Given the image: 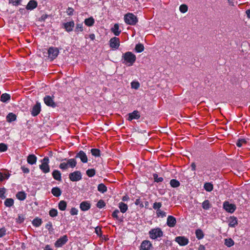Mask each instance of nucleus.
I'll use <instances>...</instances> for the list:
<instances>
[{
  "label": "nucleus",
  "mask_w": 250,
  "mask_h": 250,
  "mask_svg": "<svg viewBox=\"0 0 250 250\" xmlns=\"http://www.w3.org/2000/svg\"><path fill=\"white\" fill-rule=\"evenodd\" d=\"M195 234H196V237L198 239H201L204 236L203 231L200 229H197L195 231Z\"/></svg>",
  "instance_id": "nucleus-34"
},
{
  "label": "nucleus",
  "mask_w": 250,
  "mask_h": 250,
  "mask_svg": "<svg viewBox=\"0 0 250 250\" xmlns=\"http://www.w3.org/2000/svg\"><path fill=\"white\" fill-rule=\"evenodd\" d=\"M225 245L228 247H231L234 245V242L231 238L225 239Z\"/></svg>",
  "instance_id": "nucleus-28"
},
{
  "label": "nucleus",
  "mask_w": 250,
  "mask_h": 250,
  "mask_svg": "<svg viewBox=\"0 0 250 250\" xmlns=\"http://www.w3.org/2000/svg\"><path fill=\"white\" fill-rule=\"evenodd\" d=\"M131 87L135 89H138L140 86V84L138 82H133L131 83Z\"/></svg>",
  "instance_id": "nucleus-54"
},
{
  "label": "nucleus",
  "mask_w": 250,
  "mask_h": 250,
  "mask_svg": "<svg viewBox=\"0 0 250 250\" xmlns=\"http://www.w3.org/2000/svg\"><path fill=\"white\" fill-rule=\"evenodd\" d=\"M16 119V116L15 114L13 113H9L6 116L7 121L8 122H12L13 121H15Z\"/></svg>",
  "instance_id": "nucleus-27"
},
{
  "label": "nucleus",
  "mask_w": 250,
  "mask_h": 250,
  "mask_svg": "<svg viewBox=\"0 0 250 250\" xmlns=\"http://www.w3.org/2000/svg\"><path fill=\"white\" fill-rule=\"evenodd\" d=\"M16 197L20 200L22 201L25 199L26 194L23 191L18 192L16 194Z\"/></svg>",
  "instance_id": "nucleus-31"
},
{
  "label": "nucleus",
  "mask_w": 250,
  "mask_h": 250,
  "mask_svg": "<svg viewBox=\"0 0 250 250\" xmlns=\"http://www.w3.org/2000/svg\"><path fill=\"white\" fill-rule=\"evenodd\" d=\"M204 188L207 191H211L213 190V185L210 183H206L204 185Z\"/></svg>",
  "instance_id": "nucleus-40"
},
{
  "label": "nucleus",
  "mask_w": 250,
  "mask_h": 250,
  "mask_svg": "<svg viewBox=\"0 0 250 250\" xmlns=\"http://www.w3.org/2000/svg\"><path fill=\"white\" fill-rule=\"evenodd\" d=\"M64 160L66 161V162L62 163L59 165V167L62 170H65L69 167L74 168L77 165V162L75 159H65Z\"/></svg>",
  "instance_id": "nucleus-2"
},
{
  "label": "nucleus",
  "mask_w": 250,
  "mask_h": 250,
  "mask_svg": "<svg viewBox=\"0 0 250 250\" xmlns=\"http://www.w3.org/2000/svg\"><path fill=\"white\" fill-rule=\"evenodd\" d=\"M153 177L155 182H156L159 183L163 181V178L162 177H158V175L156 173L153 175Z\"/></svg>",
  "instance_id": "nucleus-48"
},
{
  "label": "nucleus",
  "mask_w": 250,
  "mask_h": 250,
  "mask_svg": "<svg viewBox=\"0 0 250 250\" xmlns=\"http://www.w3.org/2000/svg\"><path fill=\"white\" fill-rule=\"evenodd\" d=\"M5 192V189L4 188H0V198L1 199L5 198L4 193Z\"/></svg>",
  "instance_id": "nucleus-56"
},
{
  "label": "nucleus",
  "mask_w": 250,
  "mask_h": 250,
  "mask_svg": "<svg viewBox=\"0 0 250 250\" xmlns=\"http://www.w3.org/2000/svg\"><path fill=\"white\" fill-rule=\"evenodd\" d=\"M95 232L98 235H100L102 232L101 228L98 227H96L95 228Z\"/></svg>",
  "instance_id": "nucleus-61"
},
{
  "label": "nucleus",
  "mask_w": 250,
  "mask_h": 250,
  "mask_svg": "<svg viewBox=\"0 0 250 250\" xmlns=\"http://www.w3.org/2000/svg\"><path fill=\"white\" fill-rule=\"evenodd\" d=\"M149 234L151 239H155L158 237L162 236L163 232L160 228H157L150 230L149 232Z\"/></svg>",
  "instance_id": "nucleus-5"
},
{
  "label": "nucleus",
  "mask_w": 250,
  "mask_h": 250,
  "mask_svg": "<svg viewBox=\"0 0 250 250\" xmlns=\"http://www.w3.org/2000/svg\"><path fill=\"white\" fill-rule=\"evenodd\" d=\"M78 209L75 208H72L70 210V214L72 215H77L78 214Z\"/></svg>",
  "instance_id": "nucleus-57"
},
{
  "label": "nucleus",
  "mask_w": 250,
  "mask_h": 250,
  "mask_svg": "<svg viewBox=\"0 0 250 250\" xmlns=\"http://www.w3.org/2000/svg\"><path fill=\"white\" fill-rule=\"evenodd\" d=\"M51 193L54 196L59 197L61 195L62 191L58 187H54L52 189Z\"/></svg>",
  "instance_id": "nucleus-24"
},
{
  "label": "nucleus",
  "mask_w": 250,
  "mask_h": 250,
  "mask_svg": "<svg viewBox=\"0 0 250 250\" xmlns=\"http://www.w3.org/2000/svg\"><path fill=\"white\" fill-rule=\"evenodd\" d=\"M140 117L139 112L137 110H134L133 112L128 114V120L131 121L133 119H138Z\"/></svg>",
  "instance_id": "nucleus-16"
},
{
  "label": "nucleus",
  "mask_w": 250,
  "mask_h": 250,
  "mask_svg": "<svg viewBox=\"0 0 250 250\" xmlns=\"http://www.w3.org/2000/svg\"><path fill=\"white\" fill-rule=\"evenodd\" d=\"M119 207L120 209V211L122 213H125L126 211L128 208L127 205L124 203L121 202L119 203Z\"/></svg>",
  "instance_id": "nucleus-26"
},
{
  "label": "nucleus",
  "mask_w": 250,
  "mask_h": 250,
  "mask_svg": "<svg viewBox=\"0 0 250 250\" xmlns=\"http://www.w3.org/2000/svg\"><path fill=\"white\" fill-rule=\"evenodd\" d=\"M98 190L102 193H104L106 191L107 188L104 184H100L98 186Z\"/></svg>",
  "instance_id": "nucleus-35"
},
{
  "label": "nucleus",
  "mask_w": 250,
  "mask_h": 250,
  "mask_svg": "<svg viewBox=\"0 0 250 250\" xmlns=\"http://www.w3.org/2000/svg\"><path fill=\"white\" fill-rule=\"evenodd\" d=\"M66 206H67L66 202L63 200H62L59 202V205H58V207H59V208L61 210L63 211V210H65Z\"/></svg>",
  "instance_id": "nucleus-30"
},
{
  "label": "nucleus",
  "mask_w": 250,
  "mask_h": 250,
  "mask_svg": "<svg viewBox=\"0 0 250 250\" xmlns=\"http://www.w3.org/2000/svg\"><path fill=\"white\" fill-rule=\"evenodd\" d=\"M105 206V204L104 201L102 200H99L97 204V207L100 208H102Z\"/></svg>",
  "instance_id": "nucleus-49"
},
{
  "label": "nucleus",
  "mask_w": 250,
  "mask_h": 250,
  "mask_svg": "<svg viewBox=\"0 0 250 250\" xmlns=\"http://www.w3.org/2000/svg\"><path fill=\"white\" fill-rule=\"evenodd\" d=\"M86 174L90 177H93L95 174V170L94 169H88L86 171Z\"/></svg>",
  "instance_id": "nucleus-42"
},
{
  "label": "nucleus",
  "mask_w": 250,
  "mask_h": 250,
  "mask_svg": "<svg viewBox=\"0 0 250 250\" xmlns=\"http://www.w3.org/2000/svg\"><path fill=\"white\" fill-rule=\"evenodd\" d=\"M237 225V220L236 217H231L229 220V225L230 227H235Z\"/></svg>",
  "instance_id": "nucleus-25"
},
{
  "label": "nucleus",
  "mask_w": 250,
  "mask_h": 250,
  "mask_svg": "<svg viewBox=\"0 0 250 250\" xmlns=\"http://www.w3.org/2000/svg\"><path fill=\"white\" fill-rule=\"evenodd\" d=\"M170 186L173 188H177L180 186V183L175 179H172L170 181Z\"/></svg>",
  "instance_id": "nucleus-39"
},
{
  "label": "nucleus",
  "mask_w": 250,
  "mask_h": 250,
  "mask_svg": "<svg viewBox=\"0 0 250 250\" xmlns=\"http://www.w3.org/2000/svg\"><path fill=\"white\" fill-rule=\"evenodd\" d=\"M74 25L75 24L73 21L67 22L63 24L64 28L67 32H70L72 31L74 27Z\"/></svg>",
  "instance_id": "nucleus-19"
},
{
  "label": "nucleus",
  "mask_w": 250,
  "mask_h": 250,
  "mask_svg": "<svg viewBox=\"0 0 250 250\" xmlns=\"http://www.w3.org/2000/svg\"><path fill=\"white\" fill-rule=\"evenodd\" d=\"M110 47L114 49H117L120 46V40L118 38L113 37L109 41Z\"/></svg>",
  "instance_id": "nucleus-8"
},
{
  "label": "nucleus",
  "mask_w": 250,
  "mask_h": 250,
  "mask_svg": "<svg viewBox=\"0 0 250 250\" xmlns=\"http://www.w3.org/2000/svg\"><path fill=\"white\" fill-rule=\"evenodd\" d=\"M6 229L4 228H2L0 229V237H3L5 235Z\"/></svg>",
  "instance_id": "nucleus-58"
},
{
  "label": "nucleus",
  "mask_w": 250,
  "mask_h": 250,
  "mask_svg": "<svg viewBox=\"0 0 250 250\" xmlns=\"http://www.w3.org/2000/svg\"><path fill=\"white\" fill-rule=\"evenodd\" d=\"M84 23L87 26H91L94 24V20L92 17L86 19L84 21Z\"/></svg>",
  "instance_id": "nucleus-32"
},
{
  "label": "nucleus",
  "mask_w": 250,
  "mask_h": 250,
  "mask_svg": "<svg viewBox=\"0 0 250 250\" xmlns=\"http://www.w3.org/2000/svg\"><path fill=\"white\" fill-rule=\"evenodd\" d=\"M175 241L180 246H185L188 243V239L184 236H178L175 238Z\"/></svg>",
  "instance_id": "nucleus-12"
},
{
  "label": "nucleus",
  "mask_w": 250,
  "mask_h": 250,
  "mask_svg": "<svg viewBox=\"0 0 250 250\" xmlns=\"http://www.w3.org/2000/svg\"><path fill=\"white\" fill-rule=\"evenodd\" d=\"M91 152L95 157L100 156V151L98 149L92 148L91 149Z\"/></svg>",
  "instance_id": "nucleus-41"
},
{
  "label": "nucleus",
  "mask_w": 250,
  "mask_h": 250,
  "mask_svg": "<svg viewBox=\"0 0 250 250\" xmlns=\"http://www.w3.org/2000/svg\"><path fill=\"white\" fill-rule=\"evenodd\" d=\"M246 141L244 139H239L236 143V145L238 147H241L243 144H246Z\"/></svg>",
  "instance_id": "nucleus-52"
},
{
  "label": "nucleus",
  "mask_w": 250,
  "mask_h": 250,
  "mask_svg": "<svg viewBox=\"0 0 250 250\" xmlns=\"http://www.w3.org/2000/svg\"><path fill=\"white\" fill-rule=\"evenodd\" d=\"M119 213V211L118 209L115 210L112 213V216L113 218H116L117 220H119L121 221H122V219H119V217L118 216V214Z\"/></svg>",
  "instance_id": "nucleus-50"
},
{
  "label": "nucleus",
  "mask_w": 250,
  "mask_h": 250,
  "mask_svg": "<svg viewBox=\"0 0 250 250\" xmlns=\"http://www.w3.org/2000/svg\"><path fill=\"white\" fill-rule=\"evenodd\" d=\"M49 214L51 217H54L58 215L57 210L55 208H52L50 210Z\"/></svg>",
  "instance_id": "nucleus-43"
},
{
  "label": "nucleus",
  "mask_w": 250,
  "mask_h": 250,
  "mask_svg": "<svg viewBox=\"0 0 250 250\" xmlns=\"http://www.w3.org/2000/svg\"><path fill=\"white\" fill-rule=\"evenodd\" d=\"M42 219L38 218H36L32 221L33 225L36 227H39L42 224Z\"/></svg>",
  "instance_id": "nucleus-37"
},
{
  "label": "nucleus",
  "mask_w": 250,
  "mask_h": 250,
  "mask_svg": "<svg viewBox=\"0 0 250 250\" xmlns=\"http://www.w3.org/2000/svg\"><path fill=\"white\" fill-rule=\"evenodd\" d=\"M176 223V220L172 216H168L167 218V224L169 227H174Z\"/></svg>",
  "instance_id": "nucleus-14"
},
{
  "label": "nucleus",
  "mask_w": 250,
  "mask_h": 250,
  "mask_svg": "<svg viewBox=\"0 0 250 250\" xmlns=\"http://www.w3.org/2000/svg\"><path fill=\"white\" fill-rule=\"evenodd\" d=\"M7 149V146L3 143L0 144V152H4Z\"/></svg>",
  "instance_id": "nucleus-51"
},
{
  "label": "nucleus",
  "mask_w": 250,
  "mask_h": 250,
  "mask_svg": "<svg viewBox=\"0 0 250 250\" xmlns=\"http://www.w3.org/2000/svg\"><path fill=\"white\" fill-rule=\"evenodd\" d=\"M67 241V236L66 235H63L62 237L58 239L55 243V246L56 247H61L64 245Z\"/></svg>",
  "instance_id": "nucleus-11"
},
{
  "label": "nucleus",
  "mask_w": 250,
  "mask_h": 250,
  "mask_svg": "<svg viewBox=\"0 0 250 250\" xmlns=\"http://www.w3.org/2000/svg\"><path fill=\"white\" fill-rule=\"evenodd\" d=\"M224 208L228 212L233 213L236 209V206L232 204H229L228 202H225L223 205Z\"/></svg>",
  "instance_id": "nucleus-9"
},
{
  "label": "nucleus",
  "mask_w": 250,
  "mask_h": 250,
  "mask_svg": "<svg viewBox=\"0 0 250 250\" xmlns=\"http://www.w3.org/2000/svg\"><path fill=\"white\" fill-rule=\"evenodd\" d=\"M21 169L24 173H27L29 172V170L28 168H26L24 167H22Z\"/></svg>",
  "instance_id": "nucleus-62"
},
{
  "label": "nucleus",
  "mask_w": 250,
  "mask_h": 250,
  "mask_svg": "<svg viewBox=\"0 0 250 250\" xmlns=\"http://www.w3.org/2000/svg\"><path fill=\"white\" fill-rule=\"evenodd\" d=\"M90 204L88 201H83L80 205V208L82 211H87L90 209Z\"/></svg>",
  "instance_id": "nucleus-18"
},
{
  "label": "nucleus",
  "mask_w": 250,
  "mask_h": 250,
  "mask_svg": "<svg viewBox=\"0 0 250 250\" xmlns=\"http://www.w3.org/2000/svg\"><path fill=\"white\" fill-rule=\"evenodd\" d=\"M24 220V216L23 215H19L18 218L16 219V221L19 223H21L22 222H23Z\"/></svg>",
  "instance_id": "nucleus-55"
},
{
  "label": "nucleus",
  "mask_w": 250,
  "mask_h": 250,
  "mask_svg": "<svg viewBox=\"0 0 250 250\" xmlns=\"http://www.w3.org/2000/svg\"><path fill=\"white\" fill-rule=\"evenodd\" d=\"M59 49L56 47H51L48 50V57L50 61L54 60L58 55Z\"/></svg>",
  "instance_id": "nucleus-4"
},
{
  "label": "nucleus",
  "mask_w": 250,
  "mask_h": 250,
  "mask_svg": "<svg viewBox=\"0 0 250 250\" xmlns=\"http://www.w3.org/2000/svg\"><path fill=\"white\" fill-rule=\"evenodd\" d=\"M48 163L49 159L48 157H46L43 159L42 164L40 165V169L45 173H48L50 171Z\"/></svg>",
  "instance_id": "nucleus-6"
},
{
  "label": "nucleus",
  "mask_w": 250,
  "mask_h": 250,
  "mask_svg": "<svg viewBox=\"0 0 250 250\" xmlns=\"http://www.w3.org/2000/svg\"><path fill=\"white\" fill-rule=\"evenodd\" d=\"M151 246L152 245L149 241L145 240L142 243L140 250H149Z\"/></svg>",
  "instance_id": "nucleus-17"
},
{
  "label": "nucleus",
  "mask_w": 250,
  "mask_h": 250,
  "mask_svg": "<svg viewBox=\"0 0 250 250\" xmlns=\"http://www.w3.org/2000/svg\"><path fill=\"white\" fill-rule=\"evenodd\" d=\"M198 250H205V247L202 245H200L198 248Z\"/></svg>",
  "instance_id": "nucleus-63"
},
{
  "label": "nucleus",
  "mask_w": 250,
  "mask_h": 250,
  "mask_svg": "<svg viewBox=\"0 0 250 250\" xmlns=\"http://www.w3.org/2000/svg\"><path fill=\"white\" fill-rule=\"evenodd\" d=\"M45 228L48 229L49 231H52V223L50 222H49L45 226Z\"/></svg>",
  "instance_id": "nucleus-60"
},
{
  "label": "nucleus",
  "mask_w": 250,
  "mask_h": 250,
  "mask_svg": "<svg viewBox=\"0 0 250 250\" xmlns=\"http://www.w3.org/2000/svg\"><path fill=\"white\" fill-rule=\"evenodd\" d=\"M21 0H9V3H12L13 5L17 6L19 5Z\"/></svg>",
  "instance_id": "nucleus-53"
},
{
  "label": "nucleus",
  "mask_w": 250,
  "mask_h": 250,
  "mask_svg": "<svg viewBox=\"0 0 250 250\" xmlns=\"http://www.w3.org/2000/svg\"><path fill=\"white\" fill-rule=\"evenodd\" d=\"M135 50L136 52L140 53L144 51V46L143 44L141 43H138L136 45Z\"/></svg>",
  "instance_id": "nucleus-33"
},
{
  "label": "nucleus",
  "mask_w": 250,
  "mask_h": 250,
  "mask_svg": "<svg viewBox=\"0 0 250 250\" xmlns=\"http://www.w3.org/2000/svg\"><path fill=\"white\" fill-rule=\"evenodd\" d=\"M41 110V104L39 102H37L36 104L33 106L31 110V115L33 116H37L40 113Z\"/></svg>",
  "instance_id": "nucleus-10"
},
{
  "label": "nucleus",
  "mask_w": 250,
  "mask_h": 250,
  "mask_svg": "<svg viewBox=\"0 0 250 250\" xmlns=\"http://www.w3.org/2000/svg\"><path fill=\"white\" fill-rule=\"evenodd\" d=\"M124 20L125 22L129 25H135L138 21L137 17L132 13L126 14Z\"/></svg>",
  "instance_id": "nucleus-3"
},
{
  "label": "nucleus",
  "mask_w": 250,
  "mask_h": 250,
  "mask_svg": "<svg viewBox=\"0 0 250 250\" xmlns=\"http://www.w3.org/2000/svg\"><path fill=\"white\" fill-rule=\"evenodd\" d=\"M211 206L208 200L204 201L202 203V208L206 210L208 209Z\"/></svg>",
  "instance_id": "nucleus-38"
},
{
  "label": "nucleus",
  "mask_w": 250,
  "mask_h": 250,
  "mask_svg": "<svg viewBox=\"0 0 250 250\" xmlns=\"http://www.w3.org/2000/svg\"><path fill=\"white\" fill-rule=\"evenodd\" d=\"M111 31L115 36H119L121 32V31L119 30V26L117 23L114 24L113 27L111 28Z\"/></svg>",
  "instance_id": "nucleus-23"
},
{
  "label": "nucleus",
  "mask_w": 250,
  "mask_h": 250,
  "mask_svg": "<svg viewBox=\"0 0 250 250\" xmlns=\"http://www.w3.org/2000/svg\"><path fill=\"white\" fill-rule=\"evenodd\" d=\"M37 6V2L36 1H35L34 0H32L29 1V2L28 3L26 8L27 10H33L35 9Z\"/></svg>",
  "instance_id": "nucleus-20"
},
{
  "label": "nucleus",
  "mask_w": 250,
  "mask_h": 250,
  "mask_svg": "<svg viewBox=\"0 0 250 250\" xmlns=\"http://www.w3.org/2000/svg\"><path fill=\"white\" fill-rule=\"evenodd\" d=\"M188 9V6L186 4H182L179 7V10L183 13H186Z\"/></svg>",
  "instance_id": "nucleus-44"
},
{
  "label": "nucleus",
  "mask_w": 250,
  "mask_h": 250,
  "mask_svg": "<svg viewBox=\"0 0 250 250\" xmlns=\"http://www.w3.org/2000/svg\"><path fill=\"white\" fill-rule=\"evenodd\" d=\"M10 99V96L7 93L2 94L0 97V101L3 103H5Z\"/></svg>",
  "instance_id": "nucleus-29"
},
{
  "label": "nucleus",
  "mask_w": 250,
  "mask_h": 250,
  "mask_svg": "<svg viewBox=\"0 0 250 250\" xmlns=\"http://www.w3.org/2000/svg\"><path fill=\"white\" fill-rule=\"evenodd\" d=\"M76 158H79L83 163H85L87 162V156L83 151H80L78 153L76 156Z\"/></svg>",
  "instance_id": "nucleus-15"
},
{
  "label": "nucleus",
  "mask_w": 250,
  "mask_h": 250,
  "mask_svg": "<svg viewBox=\"0 0 250 250\" xmlns=\"http://www.w3.org/2000/svg\"><path fill=\"white\" fill-rule=\"evenodd\" d=\"M44 103L49 106L55 107L56 106L55 103L54 102L52 97L49 96H46L43 99Z\"/></svg>",
  "instance_id": "nucleus-13"
},
{
  "label": "nucleus",
  "mask_w": 250,
  "mask_h": 250,
  "mask_svg": "<svg viewBox=\"0 0 250 250\" xmlns=\"http://www.w3.org/2000/svg\"><path fill=\"white\" fill-rule=\"evenodd\" d=\"M69 178L72 182L80 181L82 179V174L80 171H75L69 174Z\"/></svg>",
  "instance_id": "nucleus-7"
},
{
  "label": "nucleus",
  "mask_w": 250,
  "mask_h": 250,
  "mask_svg": "<svg viewBox=\"0 0 250 250\" xmlns=\"http://www.w3.org/2000/svg\"><path fill=\"white\" fill-rule=\"evenodd\" d=\"M75 31L77 33L83 31V24L82 23L77 24Z\"/></svg>",
  "instance_id": "nucleus-45"
},
{
  "label": "nucleus",
  "mask_w": 250,
  "mask_h": 250,
  "mask_svg": "<svg viewBox=\"0 0 250 250\" xmlns=\"http://www.w3.org/2000/svg\"><path fill=\"white\" fill-rule=\"evenodd\" d=\"M14 204V200L12 198H7L4 201V205L8 207L12 206Z\"/></svg>",
  "instance_id": "nucleus-36"
},
{
  "label": "nucleus",
  "mask_w": 250,
  "mask_h": 250,
  "mask_svg": "<svg viewBox=\"0 0 250 250\" xmlns=\"http://www.w3.org/2000/svg\"><path fill=\"white\" fill-rule=\"evenodd\" d=\"M74 9L71 7H68L67 10V13L68 15L71 16L73 14Z\"/></svg>",
  "instance_id": "nucleus-59"
},
{
  "label": "nucleus",
  "mask_w": 250,
  "mask_h": 250,
  "mask_svg": "<svg viewBox=\"0 0 250 250\" xmlns=\"http://www.w3.org/2000/svg\"><path fill=\"white\" fill-rule=\"evenodd\" d=\"M123 58L124 60L123 63L127 66L132 65L136 59V56L131 52H127L124 53Z\"/></svg>",
  "instance_id": "nucleus-1"
},
{
  "label": "nucleus",
  "mask_w": 250,
  "mask_h": 250,
  "mask_svg": "<svg viewBox=\"0 0 250 250\" xmlns=\"http://www.w3.org/2000/svg\"><path fill=\"white\" fill-rule=\"evenodd\" d=\"M27 161L29 164L33 165L36 163L37 157L34 154H30L27 157Z\"/></svg>",
  "instance_id": "nucleus-22"
},
{
  "label": "nucleus",
  "mask_w": 250,
  "mask_h": 250,
  "mask_svg": "<svg viewBox=\"0 0 250 250\" xmlns=\"http://www.w3.org/2000/svg\"><path fill=\"white\" fill-rule=\"evenodd\" d=\"M52 176L54 179L58 181H61V173L58 170H54L52 172Z\"/></svg>",
  "instance_id": "nucleus-21"
},
{
  "label": "nucleus",
  "mask_w": 250,
  "mask_h": 250,
  "mask_svg": "<svg viewBox=\"0 0 250 250\" xmlns=\"http://www.w3.org/2000/svg\"><path fill=\"white\" fill-rule=\"evenodd\" d=\"M162 207V203L160 202H155L153 204V208L154 209L158 210L160 209V208Z\"/></svg>",
  "instance_id": "nucleus-46"
},
{
  "label": "nucleus",
  "mask_w": 250,
  "mask_h": 250,
  "mask_svg": "<svg viewBox=\"0 0 250 250\" xmlns=\"http://www.w3.org/2000/svg\"><path fill=\"white\" fill-rule=\"evenodd\" d=\"M246 13L249 18H250V8L246 11Z\"/></svg>",
  "instance_id": "nucleus-64"
},
{
  "label": "nucleus",
  "mask_w": 250,
  "mask_h": 250,
  "mask_svg": "<svg viewBox=\"0 0 250 250\" xmlns=\"http://www.w3.org/2000/svg\"><path fill=\"white\" fill-rule=\"evenodd\" d=\"M156 213L158 217H164L166 216V213L161 209L157 210Z\"/></svg>",
  "instance_id": "nucleus-47"
}]
</instances>
